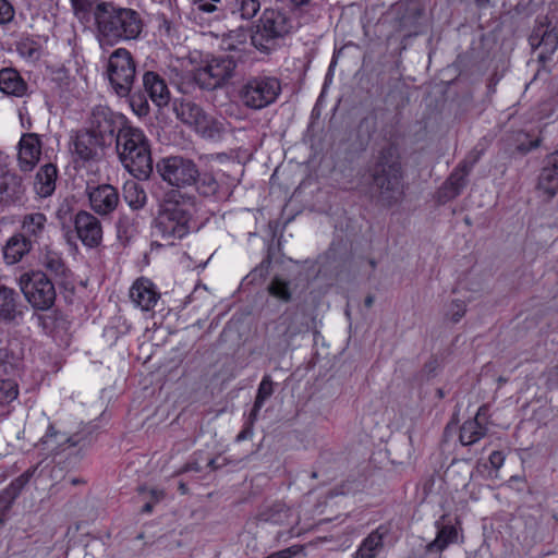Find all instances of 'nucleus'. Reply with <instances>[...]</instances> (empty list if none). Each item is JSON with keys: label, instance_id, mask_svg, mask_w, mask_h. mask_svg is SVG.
I'll list each match as a JSON object with an SVG mask.
<instances>
[{"label": "nucleus", "instance_id": "1", "mask_svg": "<svg viewBox=\"0 0 558 558\" xmlns=\"http://www.w3.org/2000/svg\"><path fill=\"white\" fill-rule=\"evenodd\" d=\"M90 13L95 38L101 49L137 40L144 32L141 13L114 1H97Z\"/></svg>", "mask_w": 558, "mask_h": 558}, {"label": "nucleus", "instance_id": "2", "mask_svg": "<svg viewBox=\"0 0 558 558\" xmlns=\"http://www.w3.org/2000/svg\"><path fill=\"white\" fill-rule=\"evenodd\" d=\"M195 197L180 190L167 191L158 203L153 235L173 244L190 233L195 213Z\"/></svg>", "mask_w": 558, "mask_h": 558}, {"label": "nucleus", "instance_id": "3", "mask_svg": "<svg viewBox=\"0 0 558 558\" xmlns=\"http://www.w3.org/2000/svg\"><path fill=\"white\" fill-rule=\"evenodd\" d=\"M369 174L380 204L390 207L403 199V172L396 147L389 145L380 149Z\"/></svg>", "mask_w": 558, "mask_h": 558}, {"label": "nucleus", "instance_id": "4", "mask_svg": "<svg viewBox=\"0 0 558 558\" xmlns=\"http://www.w3.org/2000/svg\"><path fill=\"white\" fill-rule=\"evenodd\" d=\"M116 146L123 167L137 180H147L153 173L150 144L143 130L125 125L116 136Z\"/></svg>", "mask_w": 558, "mask_h": 558}, {"label": "nucleus", "instance_id": "5", "mask_svg": "<svg viewBox=\"0 0 558 558\" xmlns=\"http://www.w3.org/2000/svg\"><path fill=\"white\" fill-rule=\"evenodd\" d=\"M295 29L296 24L287 11L267 8L251 28V43L258 51L270 53Z\"/></svg>", "mask_w": 558, "mask_h": 558}, {"label": "nucleus", "instance_id": "6", "mask_svg": "<svg viewBox=\"0 0 558 558\" xmlns=\"http://www.w3.org/2000/svg\"><path fill=\"white\" fill-rule=\"evenodd\" d=\"M281 93L280 81L270 75L248 77L239 90L241 102L252 110H262L272 105Z\"/></svg>", "mask_w": 558, "mask_h": 558}, {"label": "nucleus", "instance_id": "7", "mask_svg": "<svg viewBox=\"0 0 558 558\" xmlns=\"http://www.w3.org/2000/svg\"><path fill=\"white\" fill-rule=\"evenodd\" d=\"M107 77L119 97H126L132 92L136 77V63L126 48L113 50L107 62Z\"/></svg>", "mask_w": 558, "mask_h": 558}, {"label": "nucleus", "instance_id": "8", "mask_svg": "<svg viewBox=\"0 0 558 558\" xmlns=\"http://www.w3.org/2000/svg\"><path fill=\"white\" fill-rule=\"evenodd\" d=\"M19 287L26 301L37 311H48L56 302L54 284L41 270L22 274L19 278Z\"/></svg>", "mask_w": 558, "mask_h": 558}, {"label": "nucleus", "instance_id": "9", "mask_svg": "<svg viewBox=\"0 0 558 558\" xmlns=\"http://www.w3.org/2000/svg\"><path fill=\"white\" fill-rule=\"evenodd\" d=\"M174 112L180 121L194 126L204 137L215 138L223 132V124L207 114L201 106L193 101L175 102Z\"/></svg>", "mask_w": 558, "mask_h": 558}, {"label": "nucleus", "instance_id": "10", "mask_svg": "<svg viewBox=\"0 0 558 558\" xmlns=\"http://www.w3.org/2000/svg\"><path fill=\"white\" fill-rule=\"evenodd\" d=\"M157 172L161 179L171 186L185 187L193 185L198 169L193 160L182 156H170L160 159L156 165Z\"/></svg>", "mask_w": 558, "mask_h": 558}, {"label": "nucleus", "instance_id": "11", "mask_svg": "<svg viewBox=\"0 0 558 558\" xmlns=\"http://www.w3.org/2000/svg\"><path fill=\"white\" fill-rule=\"evenodd\" d=\"M235 68L233 58L215 57L197 70L195 77L202 88L211 90L223 86L233 76Z\"/></svg>", "mask_w": 558, "mask_h": 558}, {"label": "nucleus", "instance_id": "12", "mask_svg": "<svg viewBox=\"0 0 558 558\" xmlns=\"http://www.w3.org/2000/svg\"><path fill=\"white\" fill-rule=\"evenodd\" d=\"M124 117L114 113L106 106H97L92 110L87 130L100 138V142L110 145L116 132L125 126Z\"/></svg>", "mask_w": 558, "mask_h": 558}, {"label": "nucleus", "instance_id": "13", "mask_svg": "<svg viewBox=\"0 0 558 558\" xmlns=\"http://www.w3.org/2000/svg\"><path fill=\"white\" fill-rule=\"evenodd\" d=\"M530 46L534 51L539 50L537 59L545 64L558 48V28L550 27L547 17L537 21L530 37Z\"/></svg>", "mask_w": 558, "mask_h": 558}, {"label": "nucleus", "instance_id": "14", "mask_svg": "<svg viewBox=\"0 0 558 558\" xmlns=\"http://www.w3.org/2000/svg\"><path fill=\"white\" fill-rule=\"evenodd\" d=\"M71 145L74 160L76 162L82 161L83 163L99 159L102 149L108 146L87 129L77 131L71 137Z\"/></svg>", "mask_w": 558, "mask_h": 558}, {"label": "nucleus", "instance_id": "15", "mask_svg": "<svg viewBox=\"0 0 558 558\" xmlns=\"http://www.w3.org/2000/svg\"><path fill=\"white\" fill-rule=\"evenodd\" d=\"M93 438L92 433L87 429H81L71 436H66L54 429L53 425L49 424L46 434L40 438L39 442L44 449L58 453L63 450V447H81L84 448L90 445Z\"/></svg>", "mask_w": 558, "mask_h": 558}, {"label": "nucleus", "instance_id": "16", "mask_svg": "<svg viewBox=\"0 0 558 558\" xmlns=\"http://www.w3.org/2000/svg\"><path fill=\"white\" fill-rule=\"evenodd\" d=\"M74 228L82 243L94 248L102 242V226L100 220L86 210H80L74 218Z\"/></svg>", "mask_w": 558, "mask_h": 558}, {"label": "nucleus", "instance_id": "17", "mask_svg": "<svg viewBox=\"0 0 558 558\" xmlns=\"http://www.w3.org/2000/svg\"><path fill=\"white\" fill-rule=\"evenodd\" d=\"M43 143L38 134L24 133L17 144V165L21 171L31 172L41 156Z\"/></svg>", "mask_w": 558, "mask_h": 558}, {"label": "nucleus", "instance_id": "18", "mask_svg": "<svg viewBox=\"0 0 558 558\" xmlns=\"http://www.w3.org/2000/svg\"><path fill=\"white\" fill-rule=\"evenodd\" d=\"M25 191L26 187L21 175L0 169V206L9 207L21 204L24 199Z\"/></svg>", "mask_w": 558, "mask_h": 558}, {"label": "nucleus", "instance_id": "19", "mask_svg": "<svg viewBox=\"0 0 558 558\" xmlns=\"http://www.w3.org/2000/svg\"><path fill=\"white\" fill-rule=\"evenodd\" d=\"M90 208L100 216H108L113 213L119 203L118 190L111 184H100L88 190Z\"/></svg>", "mask_w": 558, "mask_h": 558}, {"label": "nucleus", "instance_id": "20", "mask_svg": "<svg viewBox=\"0 0 558 558\" xmlns=\"http://www.w3.org/2000/svg\"><path fill=\"white\" fill-rule=\"evenodd\" d=\"M130 299L136 307L149 312L158 304L160 292L151 280L141 277L133 282Z\"/></svg>", "mask_w": 558, "mask_h": 558}, {"label": "nucleus", "instance_id": "21", "mask_svg": "<svg viewBox=\"0 0 558 558\" xmlns=\"http://www.w3.org/2000/svg\"><path fill=\"white\" fill-rule=\"evenodd\" d=\"M23 304L19 292L0 282V320L11 323L21 318L24 314Z\"/></svg>", "mask_w": 558, "mask_h": 558}, {"label": "nucleus", "instance_id": "22", "mask_svg": "<svg viewBox=\"0 0 558 558\" xmlns=\"http://www.w3.org/2000/svg\"><path fill=\"white\" fill-rule=\"evenodd\" d=\"M308 330L306 315L299 310H287L279 318L276 326L278 335H283L287 339Z\"/></svg>", "mask_w": 558, "mask_h": 558}, {"label": "nucleus", "instance_id": "23", "mask_svg": "<svg viewBox=\"0 0 558 558\" xmlns=\"http://www.w3.org/2000/svg\"><path fill=\"white\" fill-rule=\"evenodd\" d=\"M143 86L150 100L159 108L170 100V90L166 81L156 72L148 71L143 75Z\"/></svg>", "mask_w": 558, "mask_h": 558}, {"label": "nucleus", "instance_id": "24", "mask_svg": "<svg viewBox=\"0 0 558 558\" xmlns=\"http://www.w3.org/2000/svg\"><path fill=\"white\" fill-rule=\"evenodd\" d=\"M47 231V217L43 213H29L21 219L20 233L33 245L38 244Z\"/></svg>", "mask_w": 558, "mask_h": 558}, {"label": "nucleus", "instance_id": "25", "mask_svg": "<svg viewBox=\"0 0 558 558\" xmlns=\"http://www.w3.org/2000/svg\"><path fill=\"white\" fill-rule=\"evenodd\" d=\"M39 265L56 280H65L70 270L65 265L62 254L49 246H45L38 257Z\"/></svg>", "mask_w": 558, "mask_h": 558}, {"label": "nucleus", "instance_id": "26", "mask_svg": "<svg viewBox=\"0 0 558 558\" xmlns=\"http://www.w3.org/2000/svg\"><path fill=\"white\" fill-rule=\"evenodd\" d=\"M537 187L549 198L558 192V150L547 156L539 173Z\"/></svg>", "mask_w": 558, "mask_h": 558}, {"label": "nucleus", "instance_id": "27", "mask_svg": "<svg viewBox=\"0 0 558 558\" xmlns=\"http://www.w3.org/2000/svg\"><path fill=\"white\" fill-rule=\"evenodd\" d=\"M37 472V465L28 468L0 493V511L4 514Z\"/></svg>", "mask_w": 558, "mask_h": 558}, {"label": "nucleus", "instance_id": "28", "mask_svg": "<svg viewBox=\"0 0 558 558\" xmlns=\"http://www.w3.org/2000/svg\"><path fill=\"white\" fill-rule=\"evenodd\" d=\"M388 533L385 525H379L372 531L360 544L353 558H377L378 554L384 549V538Z\"/></svg>", "mask_w": 558, "mask_h": 558}, {"label": "nucleus", "instance_id": "29", "mask_svg": "<svg viewBox=\"0 0 558 558\" xmlns=\"http://www.w3.org/2000/svg\"><path fill=\"white\" fill-rule=\"evenodd\" d=\"M485 407H481L474 418L465 421L460 428V442L463 446H471L481 440L487 434V426L482 422Z\"/></svg>", "mask_w": 558, "mask_h": 558}, {"label": "nucleus", "instance_id": "30", "mask_svg": "<svg viewBox=\"0 0 558 558\" xmlns=\"http://www.w3.org/2000/svg\"><path fill=\"white\" fill-rule=\"evenodd\" d=\"M0 90L8 96L24 97L27 95L28 85L19 71L3 68L0 70Z\"/></svg>", "mask_w": 558, "mask_h": 558}, {"label": "nucleus", "instance_id": "31", "mask_svg": "<svg viewBox=\"0 0 558 558\" xmlns=\"http://www.w3.org/2000/svg\"><path fill=\"white\" fill-rule=\"evenodd\" d=\"M446 515H442L436 521L435 526L437 529L436 537L430 542L426 548L429 553H441L449 545L457 543L458 531L454 525L446 523Z\"/></svg>", "mask_w": 558, "mask_h": 558}, {"label": "nucleus", "instance_id": "32", "mask_svg": "<svg viewBox=\"0 0 558 558\" xmlns=\"http://www.w3.org/2000/svg\"><path fill=\"white\" fill-rule=\"evenodd\" d=\"M58 169L53 163H46L36 173L34 189L40 197L52 195L56 190Z\"/></svg>", "mask_w": 558, "mask_h": 558}, {"label": "nucleus", "instance_id": "33", "mask_svg": "<svg viewBox=\"0 0 558 558\" xmlns=\"http://www.w3.org/2000/svg\"><path fill=\"white\" fill-rule=\"evenodd\" d=\"M33 246L20 232L15 233L9 238L3 247V258L7 264L14 265L28 254Z\"/></svg>", "mask_w": 558, "mask_h": 558}, {"label": "nucleus", "instance_id": "34", "mask_svg": "<svg viewBox=\"0 0 558 558\" xmlns=\"http://www.w3.org/2000/svg\"><path fill=\"white\" fill-rule=\"evenodd\" d=\"M260 10L259 0H229L225 7L227 19L250 21Z\"/></svg>", "mask_w": 558, "mask_h": 558}, {"label": "nucleus", "instance_id": "35", "mask_svg": "<svg viewBox=\"0 0 558 558\" xmlns=\"http://www.w3.org/2000/svg\"><path fill=\"white\" fill-rule=\"evenodd\" d=\"M477 159L478 156L474 157L471 161H462L448 178L446 182V187L450 189L452 197L459 195L462 189L465 186V179L469 175L475 162L477 161Z\"/></svg>", "mask_w": 558, "mask_h": 558}, {"label": "nucleus", "instance_id": "36", "mask_svg": "<svg viewBox=\"0 0 558 558\" xmlns=\"http://www.w3.org/2000/svg\"><path fill=\"white\" fill-rule=\"evenodd\" d=\"M123 196L126 204L133 209H142L147 203L144 187L136 181H126L123 186Z\"/></svg>", "mask_w": 558, "mask_h": 558}, {"label": "nucleus", "instance_id": "37", "mask_svg": "<svg viewBox=\"0 0 558 558\" xmlns=\"http://www.w3.org/2000/svg\"><path fill=\"white\" fill-rule=\"evenodd\" d=\"M274 387L272 380L270 376L266 375L263 377L256 393V398L251 410L252 416L257 417L260 409L263 408L265 401L272 395Z\"/></svg>", "mask_w": 558, "mask_h": 558}, {"label": "nucleus", "instance_id": "38", "mask_svg": "<svg viewBox=\"0 0 558 558\" xmlns=\"http://www.w3.org/2000/svg\"><path fill=\"white\" fill-rule=\"evenodd\" d=\"M194 184L196 185L197 192L206 197L216 195L219 190V183L210 172L201 173L198 171Z\"/></svg>", "mask_w": 558, "mask_h": 558}, {"label": "nucleus", "instance_id": "39", "mask_svg": "<svg viewBox=\"0 0 558 558\" xmlns=\"http://www.w3.org/2000/svg\"><path fill=\"white\" fill-rule=\"evenodd\" d=\"M291 283L280 277H275L267 287L268 293L281 302L288 303L292 300Z\"/></svg>", "mask_w": 558, "mask_h": 558}, {"label": "nucleus", "instance_id": "40", "mask_svg": "<svg viewBox=\"0 0 558 558\" xmlns=\"http://www.w3.org/2000/svg\"><path fill=\"white\" fill-rule=\"evenodd\" d=\"M193 3L203 13H215V19H227L222 0H193Z\"/></svg>", "mask_w": 558, "mask_h": 558}, {"label": "nucleus", "instance_id": "41", "mask_svg": "<svg viewBox=\"0 0 558 558\" xmlns=\"http://www.w3.org/2000/svg\"><path fill=\"white\" fill-rule=\"evenodd\" d=\"M19 396L17 384L11 379H0V405H5Z\"/></svg>", "mask_w": 558, "mask_h": 558}, {"label": "nucleus", "instance_id": "42", "mask_svg": "<svg viewBox=\"0 0 558 558\" xmlns=\"http://www.w3.org/2000/svg\"><path fill=\"white\" fill-rule=\"evenodd\" d=\"M466 313V303L462 300H452L446 312V317L452 323H459Z\"/></svg>", "mask_w": 558, "mask_h": 558}, {"label": "nucleus", "instance_id": "43", "mask_svg": "<svg viewBox=\"0 0 558 558\" xmlns=\"http://www.w3.org/2000/svg\"><path fill=\"white\" fill-rule=\"evenodd\" d=\"M130 97V105L133 109V111L138 116H147L149 113V105L147 101V98L143 96L141 93L138 94H131L128 96Z\"/></svg>", "mask_w": 558, "mask_h": 558}, {"label": "nucleus", "instance_id": "44", "mask_svg": "<svg viewBox=\"0 0 558 558\" xmlns=\"http://www.w3.org/2000/svg\"><path fill=\"white\" fill-rule=\"evenodd\" d=\"M15 15L13 5L8 0H0V25L10 23Z\"/></svg>", "mask_w": 558, "mask_h": 558}, {"label": "nucleus", "instance_id": "45", "mask_svg": "<svg viewBox=\"0 0 558 558\" xmlns=\"http://www.w3.org/2000/svg\"><path fill=\"white\" fill-rule=\"evenodd\" d=\"M256 420H257V417L253 418L252 413L250 412L243 429L238 434V436L235 438L236 441H243V440L252 438L253 426H254V423L256 422Z\"/></svg>", "mask_w": 558, "mask_h": 558}, {"label": "nucleus", "instance_id": "46", "mask_svg": "<svg viewBox=\"0 0 558 558\" xmlns=\"http://www.w3.org/2000/svg\"><path fill=\"white\" fill-rule=\"evenodd\" d=\"M132 223L128 217H120L117 221V230L118 236L121 239L122 236L128 238Z\"/></svg>", "mask_w": 558, "mask_h": 558}, {"label": "nucleus", "instance_id": "47", "mask_svg": "<svg viewBox=\"0 0 558 558\" xmlns=\"http://www.w3.org/2000/svg\"><path fill=\"white\" fill-rule=\"evenodd\" d=\"M505 462V456L501 451H493L489 454V463L496 470L500 469Z\"/></svg>", "mask_w": 558, "mask_h": 558}, {"label": "nucleus", "instance_id": "48", "mask_svg": "<svg viewBox=\"0 0 558 558\" xmlns=\"http://www.w3.org/2000/svg\"><path fill=\"white\" fill-rule=\"evenodd\" d=\"M156 20L158 22L159 32H163L166 35H170L171 22L166 17V15L159 14Z\"/></svg>", "mask_w": 558, "mask_h": 558}, {"label": "nucleus", "instance_id": "49", "mask_svg": "<svg viewBox=\"0 0 558 558\" xmlns=\"http://www.w3.org/2000/svg\"><path fill=\"white\" fill-rule=\"evenodd\" d=\"M547 383L550 388H558V364L548 369Z\"/></svg>", "mask_w": 558, "mask_h": 558}, {"label": "nucleus", "instance_id": "50", "mask_svg": "<svg viewBox=\"0 0 558 558\" xmlns=\"http://www.w3.org/2000/svg\"><path fill=\"white\" fill-rule=\"evenodd\" d=\"M233 38L236 40V43L243 44L246 40V34L243 29L239 28L236 31L230 32L229 39H233Z\"/></svg>", "mask_w": 558, "mask_h": 558}, {"label": "nucleus", "instance_id": "51", "mask_svg": "<svg viewBox=\"0 0 558 558\" xmlns=\"http://www.w3.org/2000/svg\"><path fill=\"white\" fill-rule=\"evenodd\" d=\"M190 471H194V472H201L202 471V468L201 465L197 463V462H187L181 470V472H190Z\"/></svg>", "mask_w": 558, "mask_h": 558}, {"label": "nucleus", "instance_id": "52", "mask_svg": "<svg viewBox=\"0 0 558 558\" xmlns=\"http://www.w3.org/2000/svg\"><path fill=\"white\" fill-rule=\"evenodd\" d=\"M312 0H290L292 8L302 9L304 7L310 5Z\"/></svg>", "mask_w": 558, "mask_h": 558}, {"label": "nucleus", "instance_id": "53", "mask_svg": "<svg viewBox=\"0 0 558 558\" xmlns=\"http://www.w3.org/2000/svg\"><path fill=\"white\" fill-rule=\"evenodd\" d=\"M150 496H151V499L154 504H156L157 501H159L160 499L163 498V492L160 490V489H150L149 492Z\"/></svg>", "mask_w": 558, "mask_h": 558}, {"label": "nucleus", "instance_id": "54", "mask_svg": "<svg viewBox=\"0 0 558 558\" xmlns=\"http://www.w3.org/2000/svg\"><path fill=\"white\" fill-rule=\"evenodd\" d=\"M538 145H539V141H538V140H536V141H534V142H531L530 146H527V147H525L523 144H522V145H520V146H519V149H520V150H523V151H529V150H531V149H533V148L538 147Z\"/></svg>", "mask_w": 558, "mask_h": 558}, {"label": "nucleus", "instance_id": "55", "mask_svg": "<svg viewBox=\"0 0 558 558\" xmlns=\"http://www.w3.org/2000/svg\"><path fill=\"white\" fill-rule=\"evenodd\" d=\"M154 505H155V504H154V502H151V501L146 502V504L144 505V507H143V512H146V513L151 512Z\"/></svg>", "mask_w": 558, "mask_h": 558}, {"label": "nucleus", "instance_id": "56", "mask_svg": "<svg viewBox=\"0 0 558 558\" xmlns=\"http://www.w3.org/2000/svg\"><path fill=\"white\" fill-rule=\"evenodd\" d=\"M374 300H375V299H374V296H373V295H367V296L365 298V301H364L365 306H366V307H371V306L373 305V303H374Z\"/></svg>", "mask_w": 558, "mask_h": 558}, {"label": "nucleus", "instance_id": "57", "mask_svg": "<svg viewBox=\"0 0 558 558\" xmlns=\"http://www.w3.org/2000/svg\"><path fill=\"white\" fill-rule=\"evenodd\" d=\"M8 357V352L5 349H0V362H4Z\"/></svg>", "mask_w": 558, "mask_h": 558}, {"label": "nucleus", "instance_id": "58", "mask_svg": "<svg viewBox=\"0 0 558 558\" xmlns=\"http://www.w3.org/2000/svg\"><path fill=\"white\" fill-rule=\"evenodd\" d=\"M490 0H475V3L477 7H486L489 3Z\"/></svg>", "mask_w": 558, "mask_h": 558}, {"label": "nucleus", "instance_id": "59", "mask_svg": "<svg viewBox=\"0 0 558 558\" xmlns=\"http://www.w3.org/2000/svg\"><path fill=\"white\" fill-rule=\"evenodd\" d=\"M207 465L213 470L217 469L216 459H209Z\"/></svg>", "mask_w": 558, "mask_h": 558}, {"label": "nucleus", "instance_id": "60", "mask_svg": "<svg viewBox=\"0 0 558 558\" xmlns=\"http://www.w3.org/2000/svg\"><path fill=\"white\" fill-rule=\"evenodd\" d=\"M81 483H82V481L80 478L74 477V478L71 480V484H73V485H77V484H81Z\"/></svg>", "mask_w": 558, "mask_h": 558}, {"label": "nucleus", "instance_id": "61", "mask_svg": "<svg viewBox=\"0 0 558 558\" xmlns=\"http://www.w3.org/2000/svg\"><path fill=\"white\" fill-rule=\"evenodd\" d=\"M179 488H180V490H181L183 494L186 492V486H185V484H183V483H181V484H180V487H179Z\"/></svg>", "mask_w": 558, "mask_h": 558}, {"label": "nucleus", "instance_id": "62", "mask_svg": "<svg viewBox=\"0 0 558 558\" xmlns=\"http://www.w3.org/2000/svg\"><path fill=\"white\" fill-rule=\"evenodd\" d=\"M227 48H228V49H235V46H234L232 43H230V44H228V47H227Z\"/></svg>", "mask_w": 558, "mask_h": 558}, {"label": "nucleus", "instance_id": "63", "mask_svg": "<svg viewBox=\"0 0 558 558\" xmlns=\"http://www.w3.org/2000/svg\"><path fill=\"white\" fill-rule=\"evenodd\" d=\"M312 477H313V478H316V477H317V473H316V472H313V473H312Z\"/></svg>", "mask_w": 558, "mask_h": 558}]
</instances>
